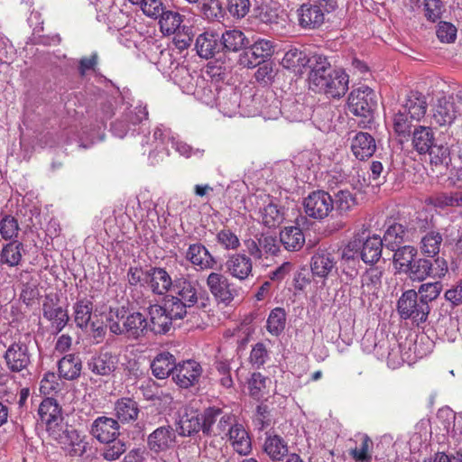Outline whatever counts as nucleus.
<instances>
[{"label":"nucleus","mask_w":462,"mask_h":462,"mask_svg":"<svg viewBox=\"0 0 462 462\" xmlns=\"http://www.w3.org/2000/svg\"><path fill=\"white\" fill-rule=\"evenodd\" d=\"M147 118L148 111L146 106H136L134 108L127 107V110L111 124V132L115 136L124 138L128 133L134 134L136 131V126Z\"/></svg>","instance_id":"8"},{"label":"nucleus","mask_w":462,"mask_h":462,"mask_svg":"<svg viewBox=\"0 0 462 462\" xmlns=\"http://www.w3.org/2000/svg\"><path fill=\"white\" fill-rule=\"evenodd\" d=\"M23 244L18 240L8 242L0 252V263L10 267L18 266L23 259Z\"/></svg>","instance_id":"45"},{"label":"nucleus","mask_w":462,"mask_h":462,"mask_svg":"<svg viewBox=\"0 0 462 462\" xmlns=\"http://www.w3.org/2000/svg\"><path fill=\"white\" fill-rule=\"evenodd\" d=\"M20 226L18 220L11 215L0 218V236L5 241H14L18 237Z\"/></svg>","instance_id":"55"},{"label":"nucleus","mask_w":462,"mask_h":462,"mask_svg":"<svg viewBox=\"0 0 462 462\" xmlns=\"http://www.w3.org/2000/svg\"><path fill=\"white\" fill-rule=\"evenodd\" d=\"M416 228L422 233L420 241V253L426 257H439L438 254L443 242L442 234L439 230L429 228V222L425 219H418Z\"/></svg>","instance_id":"13"},{"label":"nucleus","mask_w":462,"mask_h":462,"mask_svg":"<svg viewBox=\"0 0 462 462\" xmlns=\"http://www.w3.org/2000/svg\"><path fill=\"white\" fill-rule=\"evenodd\" d=\"M168 142L171 143V147L180 153V155L186 158H189L192 155L202 157L204 154V150L193 149L190 145L177 139L175 136H168Z\"/></svg>","instance_id":"63"},{"label":"nucleus","mask_w":462,"mask_h":462,"mask_svg":"<svg viewBox=\"0 0 462 462\" xmlns=\"http://www.w3.org/2000/svg\"><path fill=\"white\" fill-rule=\"evenodd\" d=\"M212 295L219 301L230 303L235 298V290L229 280L220 273H210L206 281Z\"/></svg>","instance_id":"25"},{"label":"nucleus","mask_w":462,"mask_h":462,"mask_svg":"<svg viewBox=\"0 0 462 462\" xmlns=\"http://www.w3.org/2000/svg\"><path fill=\"white\" fill-rule=\"evenodd\" d=\"M263 451L273 461H281L288 455L289 448L281 436L268 434L264 440Z\"/></svg>","instance_id":"40"},{"label":"nucleus","mask_w":462,"mask_h":462,"mask_svg":"<svg viewBox=\"0 0 462 462\" xmlns=\"http://www.w3.org/2000/svg\"><path fill=\"white\" fill-rule=\"evenodd\" d=\"M202 420L203 434L208 437L227 436L228 430L236 421L234 415L217 407L205 409L202 413Z\"/></svg>","instance_id":"7"},{"label":"nucleus","mask_w":462,"mask_h":462,"mask_svg":"<svg viewBox=\"0 0 462 462\" xmlns=\"http://www.w3.org/2000/svg\"><path fill=\"white\" fill-rule=\"evenodd\" d=\"M43 317L52 323L56 332H60L69 321V315L58 303L49 295L45 297L42 303Z\"/></svg>","instance_id":"31"},{"label":"nucleus","mask_w":462,"mask_h":462,"mask_svg":"<svg viewBox=\"0 0 462 462\" xmlns=\"http://www.w3.org/2000/svg\"><path fill=\"white\" fill-rule=\"evenodd\" d=\"M177 365L176 357L168 351H162L156 355L151 362L150 368L156 379L162 380L170 375L173 376Z\"/></svg>","instance_id":"30"},{"label":"nucleus","mask_w":462,"mask_h":462,"mask_svg":"<svg viewBox=\"0 0 462 462\" xmlns=\"http://www.w3.org/2000/svg\"><path fill=\"white\" fill-rule=\"evenodd\" d=\"M287 314L282 308H274L271 310L267 321L266 329L274 337H279L285 328Z\"/></svg>","instance_id":"51"},{"label":"nucleus","mask_w":462,"mask_h":462,"mask_svg":"<svg viewBox=\"0 0 462 462\" xmlns=\"http://www.w3.org/2000/svg\"><path fill=\"white\" fill-rule=\"evenodd\" d=\"M106 447L102 450V457L106 461L117 460L127 449L126 443L116 439L109 442H104Z\"/></svg>","instance_id":"61"},{"label":"nucleus","mask_w":462,"mask_h":462,"mask_svg":"<svg viewBox=\"0 0 462 462\" xmlns=\"http://www.w3.org/2000/svg\"><path fill=\"white\" fill-rule=\"evenodd\" d=\"M264 203H267L262 209V221L267 227H276L284 220V208L278 206L270 196H266Z\"/></svg>","instance_id":"42"},{"label":"nucleus","mask_w":462,"mask_h":462,"mask_svg":"<svg viewBox=\"0 0 462 462\" xmlns=\"http://www.w3.org/2000/svg\"><path fill=\"white\" fill-rule=\"evenodd\" d=\"M223 57L229 52H243L250 45V40L238 29L226 30L220 36Z\"/></svg>","instance_id":"28"},{"label":"nucleus","mask_w":462,"mask_h":462,"mask_svg":"<svg viewBox=\"0 0 462 462\" xmlns=\"http://www.w3.org/2000/svg\"><path fill=\"white\" fill-rule=\"evenodd\" d=\"M202 372L199 363L189 359L178 363L172 380L179 387L188 389L199 383Z\"/></svg>","instance_id":"15"},{"label":"nucleus","mask_w":462,"mask_h":462,"mask_svg":"<svg viewBox=\"0 0 462 462\" xmlns=\"http://www.w3.org/2000/svg\"><path fill=\"white\" fill-rule=\"evenodd\" d=\"M119 356L111 351H100L88 361V368L96 375L110 376L117 369Z\"/></svg>","instance_id":"24"},{"label":"nucleus","mask_w":462,"mask_h":462,"mask_svg":"<svg viewBox=\"0 0 462 462\" xmlns=\"http://www.w3.org/2000/svg\"><path fill=\"white\" fill-rule=\"evenodd\" d=\"M448 271V263L442 257L434 260L420 257L414 259L403 274L412 282H423L427 278L441 279Z\"/></svg>","instance_id":"4"},{"label":"nucleus","mask_w":462,"mask_h":462,"mask_svg":"<svg viewBox=\"0 0 462 462\" xmlns=\"http://www.w3.org/2000/svg\"><path fill=\"white\" fill-rule=\"evenodd\" d=\"M309 75L310 88L328 97L338 98L348 89V75L343 69L332 68L325 56L314 55Z\"/></svg>","instance_id":"1"},{"label":"nucleus","mask_w":462,"mask_h":462,"mask_svg":"<svg viewBox=\"0 0 462 462\" xmlns=\"http://www.w3.org/2000/svg\"><path fill=\"white\" fill-rule=\"evenodd\" d=\"M216 240L226 251H236L240 246V240L236 233L229 228H223L217 232Z\"/></svg>","instance_id":"62"},{"label":"nucleus","mask_w":462,"mask_h":462,"mask_svg":"<svg viewBox=\"0 0 462 462\" xmlns=\"http://www.w3.org/2000/svg\"><path fill=\"white\" fill-rule=\"evenodd\" d=\"M176 432L181 437H190L199 430L203 431L202 414L197 410L185 407L179 411V418L176 420Z\"/></svg>","instance_id":"20"},{"label":"nucleus","mask_w":462,"mask_h":462,"mask_svg":"<svg viewBox=\"0 0 462 462\" xmlns=\"http://www.w3.org/2000/svg\"><path fill=\"white\" fill-rule=\"evenodd\" d=\"M274 51L275 43L273 41L258 39L239 55L238 62L245 68H254L272 57Z\"/></svg>","instance_id":"9"},{"label":"nucleus","mask_w":462,"mask_h":462,"mask_svg":"<svg viewBox=\"0 0 462 462\" xmlns=\"http://www.w3.org/2000/svg\"><path fill=\"white\" fill-rule=\"evenodd\" d=\"M303 206L310 217L324 219L333 210L332 196L324 190L312 191L304 199Z\"/></svg>","instance_id":"12"},{"label":"nucleus","mask_w":462,"mask_h":462,"mask_svg":"<svg viewBox=\"0 0 462 462\" xmlns=\"http://www.w3.org/2000/svg\"><path fill=\"white\" fill-rule=\"evenodd\" d=\"M172 295L200 310L210 306V298L206 290L200 287L199 282L189 275H180L174 278L171 288Z\"/></svg>","instance_id":"3"},{"label":"nucleus","mask_w":462,"mask_h":462,"mask_svg":"<svg viewBox=\"0 0 462 462\" xmlns=\"http://www.w3.org/2000/svg\"><path fill=\"white\" fill-rule=\"evenodd\" d=\"M337 261L334 252L327 249H319L311 257L310 270L313 276L327 278L334 273H337Z\"/></svg>","instance_id":"22"},{"label":"nucleus","mask_w":462,"mask_h":462,"mask_svg":"<svg viewBox=\"0 0 462 462\" xmlns=\"http://www.w3.org/2000/svg\"><path fill=\"white\" fill-rule=\"evenodd\" d=\"M442 291V283L440 282L422 283L417 291L419 298L429 305L430 302L436 300Z\"/></svg>","instance_id":"60"},{"label":"nucleus","mask_w":462,"mask_h":462,"mask_svg":"<svg viewBox=\"0 0 462 462\" xmlns=\"http://www.w3.org/2000/svg\"><path fill=\"white\" fill-rule=\"evenodd\" d=\"M3 357L11 373H20L26 370L31 365L32 355L27 344L18 339L7 346Z\"/></svg>","instance_id":"11"},{"label":"nucleus","mask_w":462,"mask_h":462,"mask_svg":"<svg viewBox=\"0 0 462 462\" xmlns=\"http://www.w3.org/2000/svg\"><path fill=\"white\" fill-rule=\"evenodd\" d=\"M347 103L350 113L360 117L357 123L358 126L369 127L374 120L373 113L377 106L374 91L367 86H361L351 91Z\"/></svg>","instance_id":"2"},{"label":"nucleus","mask_w":462,"mask_h":462,"mask_svg":"<svg viewBox=\"0 0 462 462\" xmlns=\"http://www.w3.org/2000/svg\"><path fill=\"white\" fill-rule=\"evenodd\" d=\"M186 259L201 271L215 269L217 264L216 257L200 243L189 245Z\"/></svg>","instance_id":"27"},{"label":"nucleus","mask_w":462,"mask_h":462,"mask_svg":"<svg viewBox=\"0 0 462 462\" xmlns=\"http://www.w3.org/2000/svg\"><path fill=\"white\" fill-rule=\"evenodd\" d=\"M140 412L139 404L129 397L118 399L114 405L115 419L118 423L125 424L135 421Z\"/></svg>","instance_id":"33"},{"label":"nucleus","mask_w":462,"mask_h":462,"mask_svg":"<svg viewBox=\"0 0 462 462\" xmlns=\"http://www.w3.org/2000/svg\"><path fill=\"white\" fill-rule=\"evenodd\" d=\"M351 150L358 160L368 159L376 150L375 140L370 134L359 132L352 140Z\"/></svg>","instance_id":"34"},{"label":"nucleus","mask_w":462,"mask_h":462,"mask_svg":"<svg viewBox=\"0 0 462 462\" xmlns=\"http://www.w3.org/2000/svg\"><path fill=\"white\" fill-rule=\"evenodd\" d=\"M333 209L340 216L346 215L357 204L356 195L347 189H340L334 193Z\"/></svg>","instance_id":"48"},{"label":"nucleus","mask_w":462,"mask_h":462,"mask_svg":"<svg viewBox=\"0 0 462 462\" xmlns=\"http://www.w3.org/2000/svg\"><path fill=\"white\" fill-rule=\"evenodd\" d=\"M82 362L79 356L66 355L58 364L59 374L66 380H75L80 375Z\"/></svg>","instance_id":"44"},{"label":"nucleus","mask_w":462,"mask_h":462,"mask_svg":"<svg viewBox=\"0 0 462 462\" xmlns=\"http://www.w3.org/2000/svg\"><path fill=\"white\" fill-rule=\"evenodd\" d=\"M199 14L207 20L214 21L223 17V8L219 0H199Z\"/></svg>","instance_id":"54"},{"label":"nucleus","mask_w":462,"mask_h":462,"mask_svg":"<svg viewBox=\"0 0 462 462\" xmlns=\"http://www.w3.org/2000/svg\"><path fill=\"white\" fill-rule=\"evenodd\" d=\"M428 103L426 97L418 91H410L405 97L400 109L408 113L410 118L421 120L426 115Z\"/></svg>","instance_id":"32"},{"label":"nucleus","mask_w":462,"mask_h":462,"mask_svg":"<svg viewBox=\"0 0 462 462\" xmlns=\"http://www.w3.org/2000/svg\"><path fill=\"white\" fill-rule=\"evenodd\" d=\"M372 446V440L367 437L364 436L361 439V443L355 448H352L349 454L353 458L359 462H371L372 457L369 454L370 447Z\"/></svg>","instance_id":"64"},{"label":"nucleus","mask_w":462,"mask_h":462,"mask_svg":"<svg viewBox=\"0 0 462 462\" xmlns=\"http://www.w3.org/2000/svg\"><path fill=\"white\" fill-rule=\"evenodd\" d=\"M41 420L47 425L48 431L58 426L60 420V409L53 399L43 400L38 410Z\"/></svg>","instance_id":"41"},{"label":"nucleus","mask_w":462,"mask_h":462,"mask_svg":"<svg viewBox=\"0 0 462 462\" xmlns=\"http://www.w3.org/2000/svg\"><path fill=\"white\" fill-rule=\"evenodd\" d=\"M337 7L335 0H313L302 4L297 10L299 25L303 29H317L325 20V12Z\"/></svg>","instance_id":"5"},{"label":"nucleus","mask_w":462,"mask_h":462,"mask_svg":"<svg viewBox=\"0 0 462 462\" xmlns=\"http://www.w3.org/2000/svg\"><path fill=\"white\" fill-rule=\"evenodd\" d=\"M431 110L432 120L439 126L450 125L458 117L457 105L451 96L438 97Z\"/></svg>","instance_id":"17"},{"label":"nucleus","mask_w":462,"mask_h":462,"mask_svg":"<svg viewBox=\"0 0 462 462\" xmlns=\"http://www.w3.org/2000/svg\"><path fill=\"white\" fill-rule=\"evenodd\" d=\"M175 443L176 430L171 425L158 427L147 438L149 449L156 454L173 448Z\"/></svg>","instance_id":"23"},{"label":"nucleus","mask_w":462,"mask_h":462,"mask_svg":"<svg viewBox=\"0 0 462 462\" xmlns=\"http://www.w3.org/2000/svg\"><path fill=\"white\" fill-rule=\"evenodd\" d=\"M224 266L226 274L240 282L253 276V261L245 253L228 254Z\"/></svg>","instance_id":"16"},{"label":"nucleus","mask_w":462,"mask_h":462,"mask_svg":"<svg viewBox=\"0 0 462 462\" xmlns=\"http://www.w3.org/2000/svg\"><path fill=\"white\" fill-rule=\"evenodd\" d=\"M360 243L358 237H353L343 248L340 255V268L342 273L349 278H354L357 274Z\"/></svg>","instance_id":"26"},{"label":"nucleus","mask_w":462,"mask_h":462,"mask_svg":"<svg viewBox=\"0 0 462 462\" xmlns=\"http://www.w3.org/2000/svg\"><path fill=\"white\" fill-rule=\"evenodd\" d=\"M383 269L375 266L367 269L361 279V287L366 288L367 291H374L377 290L382 283Z\"/></svg>","instance_id":"59"},{"label":"nucleus","mask_w":462,"mask_h":462,"mask_svg":"<svg viewBox=\"0 0 462 462\" xmlns=\"http://www.w3.org/2000/svg\"><path fill=\"white\" fill-rule=\"evenodd\" d=\"M171 319H183L187 313L188 309L192 308V305H188L187 302L180 300L178 297L174 295L168 296L164 300V305L162 306Z\"/></svg>","instance_id":"52"},{"label":"nucleus","mask_w":462,"mask_h":462,"mask_svg":"<svg viewBox=\"0 0 462 462\" xmlns=\"http://www.w3.org/2000/svg\"><path fill=\"white\" fill-rule=\"evenodd\" d=\"M414 122H420V120L410 118V115L403 113L400 108L393 116V130L399 136H410Z\"/></svg>","instance_id":"53"},{"label":"nucleus","mask_w":462,"mask_h":462,"mask_svg":"<svg viewBox=\"0 0 462 462\" xmlns=\"http://www.w3.org/2000/svg\"><path fill=\"white\" fill-rule=\"evenodd\" d=\"M411 134L412 146L418 153L425 154L427 152L431 151L432 146L435 144L434 132L431 127L424 125L414 126Z\"/></svg>","instance_id":"37"},{"label":"nucleus","mask_w":462,"mask_h":462,"mask_svg":"<svg viewBox=\"0 0 462 462\" xmlns=\"http://www.w3.org/2000/svg\"><path fill=\"white\" fill-rule=\"evenodd\" d=\"M280 243L291 252L301 249L305 243V236L299 226H286L280 233Z\"/></svg>","instance_id":"43"},{"label":"nucleus","mask_w":462,"mask_h":462,"mask_svg":"<svg viewBox=\"0 0 462 462\" xmlns=\"http://www.w3.org/2000/svg\"><path fill=\"white\" fill-rule=\"evenodd\" d=\"M174 283L170 274L164 268L151 267L146 274V284L154 294L164 295L171 290Z\"/></svg>","instance_id":"29"},{"label":"nucleus","mask_w":462,"mask_h":462,"mask_svg":"<svg viewBox=\"0 0 462 462\" xmlns=\"http://www.w3.org/2000/svg\"><path fill=\"white\" fill-rule=\"evenodd\" d=\"M149 314L150 322H148V330L154 334H165L170 330L172 319L162 306H151Z\"/></svg>","instance_id":"36"},{"label":"nucleus","mask_w":462,"mask_h":462,"mask_svg":"<svg viewBox=\"0 0 462 462\" xmlns=\"http://www.w3.org/2000/svg\"><path fill=\"white\" fill-rule=\"evenodd\" d=\"M432 204L439 208L462 207V191L442 192L432 199Z\"/></svg>","instance_id":"57"},{"label":"nucleus","mask_w":462,"mask_h":462,"mask_svg":"<svg viewBox=\"0 0 462 462\" xmlns=\"http://www.w3.org/2000/svg\"><path fill=\"white\" fill-rule=\"evenodd\" d=\"M311 62H314L313 56L309 59L304 51L295 47L289 49L282 60V65L296 74L302 73L308 64L311 68Z\"/></svg>","instance_id":"35"},{"label":"nucleus","mask_w":462,"mask_h":462,"mask_svg":"<svg viewBox=\"0 0 462 462\" xmlns=\"http://www.w3.org/2000/svg\"><path fill=\"white\" fill-rule=\"evenodd\" d=\"M74 320L77 327L84 329L89 325L93 310V303L88 299L79 300L74 304Z\"/></svg>","instance_id":"50"},{"label":"nucleus","mask_w":462,"mask_h":462,"mask_svg":"<svg viewBox=\"0 0 462 462\" xmlns=\"http://www.w3.org/2000/svg\"><path fill=\"white\" fill-rule=\"evenodd\" d=\"M353 237H358L360 239L359 254L365 263L374 265L380 260L383 246H384L380 236H373L370 237L367 235V231L365 229L356 234Z\"/></svg>","instance_id":"18"},{"label":"nucleus","mask_w":462,"mask_h":462,"mask_svg":"<svg viewBox=\"0 0 462 462\" xmlns=\"http://www.w3.org/2000/svg\"><path fill=\"white\" fill-rule=\"evenodd\" d=\"M159 18L160 29L164 35L175 34L180 30L183 16L179 13L171 10H164Z\"/></svg>","instance_id":"49"},{"label":"nucleus","mask_w":462,"mask_h":462,"mask_svg":"<svg viewBox=\"0 0 462 462\" xmlns=\"http://www.w3.org/2000/svg\"><path fill=\"white\" fill-rule=\"evenodd\" d=\"M254 17L261 23L273 25L279 23L278 9L269 4L263 3L254 9Z\"/></svg>","instance_id":"58"},{"label":"nucleus","mask_w":462,"mask_h":462,"mask_svg":"<svg viewBox=\"0 0 462 462\" xmlns=\"http://www.w3.org/2000/svg\"><path fill=\"white\" fill-rule=\"evenodd\" d=\"M393 265L399 273H404L417 256L418 250L411 245H402L393 251Z\"/></svg>","instance_id":"47"},{"label":"nucleus","mask_w":462,"mask_h":462,"mask_svg":"<svg viewBox=\"0 0 462 462\" xmlns=\"http://www.w3.org/2000/svg\"><path fill=\"white\" fill-rule=\"evenodd\" d=\"M397 310L403 319H411L419 325L427 320L430 311V305L422 303L414 290L404 291L397 302Z\"/></svg>","instance_id":"6"},{"label":"nucleus","mask_w":462,"mask_h":462,"mask_svg":"<svg viewBox=\"0 0 462 462\" xmlns=\"http://www.w3.org/2000/svg\"><path fill=\"white\" fill-rule=\"evenodd\" d=\"M267 383L271 380L261 373H253L248 380L249 394L252 398L259 401L267 393Z\"/></svg>","instance_id":"56"},{"label":"nucleus","mask_w":462,"mask_h":462,"mask_svg":"<svg viewBox=\"0 0 462 462\" xmlns=\"http://www.w3.org/2000/svg\"><path fill=\"white\" fill-rule=\"evenodd\" d=\"M409 231L399 223H393L385 230L383 237L382 238L384 246L394 251L395 248L402 246V245L407 241H410Z\"/></svg>","instance_id":"39"},{"label":"nucleus","mask_w":462,"mask_h":462,"mask_svg":"<svg viewBox=\"0 0 462 462\" xmlns=\"http://www.w3.org/2000/svg\"><path fill=\"white\" fill-rule=\"evenodd\" d=\"M123 325L113 324L111 332L115 335H125L129 338L137 339L148 331V321L141 312H132L125 319Z\"/></svg>","instance_id":"14"},{"label":"nucleus","mask_w":462,"mask_h":462,"mask_svg":"<svg viewBox=\"0 0 462 462\" xmlns=\"http://www.w3.org/2000/svg\"><path fill=\"white\" fill-rule=\"evenodd\" d=\"M234 449L240 455H247L252 449L250 437L242 424L236 421L227 431Z\"/></svg>","instance_id":"38"},{"label":"nucleus","mask_w":462,"mask_h":462,"mask_svg":"<svg viewBox=\"0 0 462 462\" xmlns=\"http://www.w3.org/2000/svg\"><path fill=\"white\" fill-rule=\"evenodd\" d=\"M20 281L22 283L20 299L27 306L32 305L33 300L40 296L38 282L26 271L20 273Z\"/></svg>","instance_id":"46"},{"label":"nucleus","mask_w":462,"mask_h":462,"mask_svg":"<svg viewBox=\"0 0 462 462\" xmlns=\"http://www.w3.org/2000/svg\"><path fill=\"white\" fill-rule=\"evenodd\" d=\"M49 432L69 456L81 457L86 452V444L77 430L58 425Z\"/></svg>","instance_id":"10"},{"label":"nucleus","mask_w":462,"mask_h":462,"mask_svg":"<svg viewBox=\"0 0 462 462\" xmlns=\"http://www.w3.org/2000/svg\"><path fill=\"white\" fill-rule=\"evenodd\" d=\"M89 432L100 443L109 442L119 437L120 424L115 418L99 416L93 420Z\"/></svg>","instance_id":"21"},{"label":"nucleus","mask_w":462,"mask_h":462,"mask_svg":"<svg viewBox=\"0 0 462 462\" xmlns=\"http://www.w3.org/2000/svg\"><path fill=\"white\" fill-rule=\"evenodd\" d=\"M195 48L200 58L219 60L223 58L221 40L215 32H205L197 37Z\"/></svg>","instance_id":"19"}]
</instances>
